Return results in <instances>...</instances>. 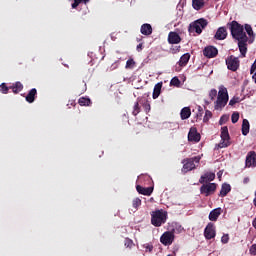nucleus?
<instances>
[{
	"label": "nucleus",
	"mask_w": 256,
	"mask_h": 256,
	"mask_svg": "<svg viewBox=\"0 0 256 256\" xmlns=\"http://www.w3.org/2000/svg\"><path fill=\"white\" fill-rule=\"evenodd\" d=\"M227 27L230 30L232 38L235 41H238V48L242 55L245 57L247 55V42L249 41V37H247V33L245 32V27L236 20L227 23Z\"/></svg>",
	"instance_id": "obj_1"
},
{
	"label": "nucleus",
	"mask_w": 256,
	"mask_h": 256,
	"mask_svg": "<svg viewBox=\"0 0 256 256\" xmlns=\"http://www.w3.org/2000/svg\"><path fill=\"white\" fill-rule=\"evenodd\" d=\"M229 102V93L227 92V88H220L218 91L217 100L214 102V109L216 111H221Z\"/></svg>",
	"instance_id": "obj_2"
},
{
	"label": "nucleus",
	"mask_w": 256,
	"mask_h": 256,
	"mask_svg": "<svg viewBox=\"0 0 256 256\" xmlns=\"http://www.w3.org/2000/svg\"><path fill=\"white\" fill-rule=\"evenodd\" d=\"M167 222V212L163 210H156L151 213V224L154 227H161Z\"/></svg>",
	"instance_id": "obj_3"
},
{
	"label": "nucleus",
	"mask_w": 256,
	"mask_h": 256,
	"mask_svg": "<svg viewBox=\"0 0 256 256\" xmlns=\"http://www.w3.org/2000/svg\"><path fill=\"white\" fill-rule=\"evenodd\" d=\"M209 25V22L205 18H200L198 20H195L194 22L190 23L188 31L189 33H197V35H201L203 33V29Z\"/></svg>",
	"instance_id": "obj_4"
},
{
	"label": "nucleus",
	"mask_w": 256,
	"mask_h": 256,
	"mask_svg": "<svg viewBox=\"0 0 256 256\" xmlns=\"http://www.w3.org/2000/svg\"><path fill=\"white\" fill-rule=\"evenodd\" d=\"M201 161V156H194L192 158H185L182 160L183 167H182V173H189V171H193L194 169H197V165L195 163L199 164Z\"/></svg>",
	"instance_id": "obj_5"
},
{
	"label": "nucleus",
	"mask_w": 256,
	"mask_h": 256,
	"mask_svg": "<svg viewBox=\"0 0 256 256\" xmlns=\"http://www.w3.org/2000/svg\"><path fill=\"white\" fill-rule=\"evenodd\" d=\"M221 142L218 144L219 149H225V147H229L231 145V136H229V128L224 126L221 128Z\"/></svg>",
	"instance_id": "obj_6"
},
{
	"label": "nucleus",
	"mask_w": 256,
	"mask_h": 256,
	"mask_svg": "<svg viewBox=\"0 0 256 256\" xmlns=\"http://www.w3.org/2000/svg\"><path fill=\"white\" fill-rule=\"evenodd\" d=\"M173 241H175V233L173 231H166L160 237V243L165 247L173 245Z\"/></svg>",
	"instance_id": "obj_7"
},
{
	"label": "nucleus",
	"mask_w": 256,
	"mask_h": 256,
	"mask_svg": "<svg viewBox=\"0 0 256 256\" xmlns=\"http://www.w3.org/2000/svg\"><path fill=\"white\" fill-rule=\"evenodd\" d=\"M217 191V185L215 183L203 184L200 187L201 195H205V197H209V195H213Z\"/></svg>",
	"instance_id": "obj_8"
},
{
	"label": "nucleus",
	"mask_w": 256,
	"mask_h": 256,
	"mask_svg": "<svg viewBox=\"0 0 256 256\" xmlns=\"http://www.w3.org/2000/svg\"><path fill=\"white\" fill-rule=\"evenodd\" d=\"M215 235H217V233L215 232V225L210 222L204 229V237L209 241L211 239H215Z\"/></svg>",
	"instance_id": "obj_9"
},
{
	"label": "nucleus",
	"mask_w": 256,
	"mask_h": 256,
	"mask_svg": "<svg viewBox=\"0 0 256 256\" xmlns=\"http://www.w3.org/2000/svg\"><path fill=\"white\" fill-rule=\"evenodd\" d=\"M226 65L230 71H237L239 69V58L230 56L226 59Z\"/></svg>",
	"instance_id": "obj_10"
},
{
	"label": "nucleus",
	"mask_w": 256,
	"mask_h": 256,
	"mask_svg": "<svg viewBox=\"0 0 256 256\" xmlns=\"http://www.w3.org/2000/svg\"><path fill=\"white\" fill-rule=\"evenodd\" d=\"M203 55L207 59H213L216 55H219V50L215 46H206L203 50Z\"/></svg>",
	"instance_id": "obj_11"
},
{
	"label": "nucleus",
	"mask_w": 256,
	"mask_h": 256,
	"mask_svg": "<svg viewBox=\"0 0 256 256\" xmlns=\"http://www.w3.org/2000/svg\"><path fill=\"white\" fill-rule=\"evenodd\" d=\"M227 28L225 26L219 27L214 35V39L217 41H225L227 39Z\"/></svg>",
	"instance_id": "obj_12"
},
{
	"label": "nucleus",
	"mask_w": 256,
	"mask_h": 256,
	"mask_svg": "<svg viewBox=\"0 0 256 256\" xmlns=\"http://www.w3.org/2000/svg\"><path fill=\"white\" fill-rule=\"evenodd\" d=\"M188 141H194V143H199L201 141V134L197 132V128H191L188 133Z\"/></svg>",
	"instance_id": "obj_13"
},
{
	"label": "nucleus",
	"mask_w": 256,
	"mask_h": 256,
	"mask_svg": "<svg viewBox=\"0 0 256 256\" xmlns=\"http://www.w3.org/2000/svg\"><path fill=\"white\" fill-rule=\"evenodd\" d=\"M246 167H256V153L255 151L248 152L246 156Z\"/></svg>",
	"instance_id": "obj_14"
},
{
	"label": "nucleus",
	"mask_w": 256,
	"mask_h": 256,
	"mask_svg": "<svg viewBox=\"0 0 256 256\" xmlns=\"http://www.w3.org/2000/svg\"><path fill=\"white\" fill-rule=\"evenodd\" d=\"M181 42V36L177 32H170L168 34V43L170 45H178Z\"/></svg>",
	"instance_id": "obj_15"
},
{
	"label": "nucleus",
	"mask_w": 256,
	"mask_h": 256,
	"mask_svg": "<svg viewBox=\"0 0 256 256\" xmlns=\"http://www.w3.org/2000/svg\"><path fill=\"white\" fill-rule=\"evenodd\" d=\"M209 181H215V173H213V172H206L199 179V183H201V185H203V184H205V183H207Z\"/></svg>",
	"instance_id": "obj_16"
},
{
	"label": "nucleus",
	"mask_w": 256,
	"mask_h": 256,
	"mask_svg": "<svg viewBox=\"0 0 256 256\" xmlns=\"http://www.w3.org/2000/svg\"><path fill=\"white\" fill-rule=\"evenodd\" d=\"M136 190L140 193V195L150 196L153 193V187H143L141 185L136 186Z\"/></svg>",
	"instance_id": "obj_17"
},
{
	"label": "nucleus",
	"mask_w": 256,
	"mask_h": 256,
	"mask_svg": "<svg viewBox=\"0 0 256 256\" xmlns=\"http://www.w3.org/2000/svg\"><path fill=\"white\" fill-rule=\"evenodd\" d=\"M140 33H142V35L149 36L151 33H153V27L151 24H143L140 28Z\"/></svg>",
	"instance_id": "obj_18"
},
{
	"label": "nucleus",
	"mask_w": 256,
	"mask_h": 256,
	"mask_svg": "<svg viewBox=\"0 0 256 256\" xmlns=\"http://www.w3.org/2000/svg\"><path fill=\"white\" fill-rule=\"evenodd\" d=\"M37 97V89L32 88L28 94L26 95V101L27 103H34L35 98Z\"/></svg>",
	"instance_id": "obj_19"
},
{
	"label": "nucleus",
	"mask_w": 256,
	"mask_h": 256,
	"mask_svg": "<svg viewBox=\"0 0 256 256\" xmlns=\"http://www.w3.org/2000/svg\"><path fill=\"white\" fill-rule=\"evenodd\" d=\"M161 89H163V82H158L154 86L152 97L153 99H158L159 95H161Z\"/></svg>",
	"instance_id": "obj_20"
},
{
	"label": "nucleus",
	"mask_w": 256,
	"mask_h": 256,
	"mask_svg": "<svg viewBox=\"0 0 256 256\" xmlns=\"http://www.w3.org/2000/svg\"><path fill=\"white\" fill-rule=\"evenodd\" d=\"M229 193H231V185L227 183L222 184L219 197H227Z\"/></svg>",
	"instance_id": "obj_21"
},
{
	"label": "nucleus",
	"mask_w": 256,
	"mask_h": 256,
	"mask_svg": "<svg viewBox=\"0 0 256 256\" xmlns=\"http://www.w3.org/2000/svg\"><path fill=\"white\" fill-rule=\"evenodd\" d=\"M192 7L195 11H201L205 7V0H192Z\"/></svg>",
	"instance_id": "obj_22"
},
{
	"label": "nucleus",
	"mask_w": 256,
	"mask_h": 256,
	"mask_svg": "<svg viewBox=\"0 0 256 256\" xmlns=\"http://www.w3.org/2000/svg\"><path fill=\"white\" fill-rule=\"evenodd\" d=\"M10 89L15 95H17L18 93H21V90L23 89V84L20 81H17L10 86Z\"/></svg>",
	"instance_id": "obj_23"
},
{
	"label": "nucleus",
	"mask_w": 256,
	"mask_h": 256,
	"mask_svg": "<svg viewBox=\"0 0 256 256\" xmlns=\"http://www.w3.org/2000/svg\"><path fill=\"white\" fill-rule=\"evenodd\" d=\"M180 117L182 121H185V119H189V117H191V108L189 107L182 108L180 112Z\"/></svg>",
	"instance_id": "obj_24"
},
{
	"label": "nucleus",
	"mask_w": 256,
	"mask_h": 256,
	"mask_svg": "<svg viewBox=\"0 0 256 256\" xmlns=\"http://www.w3.org/2000/svg\"><path fill=\"white\" fill-rule=\"evenodd\" d=\"M219 215H221V208H216V209L212 210L209 213L210 221H217V219H219Z\"/></svg>",
	"instance_id": "obj_25"
},
{
	"label": "nucleus",
	"mask_w": 256,
	"mask_h": 256,
	"mask_svg": "<svg viewBox=\"0 0 256 256\" xmlns=\"http://www.w3.org/2000/svg\"><path fill=\"white\" fill-rule=\"evenodd\" d=\"M215 97H217V89H211L209 92V100H204L205 105H211L213 101H215Z\"/></svg>",
	"instance_id": "obj_26"
},
{
	"label": "nucleus",
	"mask_w": 256,
	"mask_h": 256,
	"mask_svg": "<svg viewBox=\"0 0 256 256\" xmlns=\"http://www.w3.org/2000/svg\"><path fill=\"white\" fill-rule=\"evenodd\" d=\"M189 59H191V55L189 53L182 55L178 62L180 67H185V65H187V63H189Z\"/></svg>",
	"instance_id": "obj_27"
},
{
	"label": "nucleus",
	"mask_w": 256,
	"mask_h": 256,
	"mask_svg": "<svg viewBox=\"0 0 256 256\" xmlns=\"http://www.w3.org/2000/svg\"><path fill=\"white\" fill-rule=\"evenodd\" d=\"M249 129H250L249 120L244 119L242 122V135L244 136L249 135Z\"/></svg>",
	"instance_id": "obj_28"
},
{
	"label": "nucleus",
	"mask_w": 256,
	"mask_h": 256,
	"mask_svg": "<svg viewBox=\"0 0 256 256\" xmlns=\"http://www.w3.org/2000/svg\"><path fill=\"white\" fill-rule=\"evenodd\" d=\"M78 103L81 107H89V105H91V99L81 97L79 98Z\"/></svg>",
	"instance_id": "obj_29"
},
{
	"label": "nucleus",
	"mask_w": 256,
	"mask_h": 256,
	"mask_svg": "<svg viewBox=\"0 0 256 256\" xmlns=\"http://www.w3.org/2000/svg\"><path fill=\"white\" fill-rule=\"evenodd\" d=\"M140 113H141V106H139V102H135L132 115H134V117H137Z\"/></svg>",
	"instance_id": "obj_30"
},
{
	"label": "nucleus",
	"mask_w": 256,
	"mask_h": 256,
	"mask_svg": "<svg viewBox=\"0 0 256 256\" xmlns=\"http://www.w3.org/2000/svg\"><path fill=\"white\" fill-rule=\"evenodd\" d=\"M244 29H245L247 35H249V37H255V34L253 32V27H251V25L245 24Z\"/></svg>",
	"instance_id": "obj_31"
},
{
	"label": "nucleus",
	"mask_w": 256,
	"mask_h": 256,
	"mask_svg": "<svg viewBox=\"0 0 256 256\" xmlns=\"http://www.w3.org/2000/svg\"><path fill=\"white\" fill-rule=\"evenodd\" d=\"M9 89H11V88H10V86H7L6 83H2L0 85V93H3V95H7V93H9Z\"/></svg>",
	"instance_id": "obj_32"
},
{
	"label": "nucleus",
	"mask_w": 256,
	"mask_h": 256,
	"mask_svg": "<svg viewBox=\"0 0 256 256\" xmlns=\"http://www.w3.org/2000/svg\"><path fill=\"white\" fill-rule=\"evenodd\" d=\"M135 67V60L133 58H130L126 61L125 69H133Z\"/></svg>",
	"instance_id": "obj_33"
},
{
	"label": "nucleus",
	"mask_w": 256,
	"mask_h": 256,
	"mask_svg": "<svg viewBox=\"0 0 256 256\" xmlns=\"http://www.w3.org/2000/svg\"><path fill=\"white\" fill-rule=\"evenodd\" d=\"M170 85H172L173 87H179L181 85V80H179V78L177 77H174L171 79Z\"/></svg>",
	"instance_id": "obj_34"
},
{
	"label": "nucleus",
	"mask_w": 256,
	"mask_h": 256,
	"mask_svg": "<svg viewBox=\"0 0 256 256\" xmlns=\"http://www.w3.org/2000/svg\"><path fill=\"white\" fill-rule=\"evenodd\" d=\"M125 247H128V249H132L135 246V243H133V240L126 238L124 241Z\"/></svg>",
	"instance_id": "obj_35"
},
{
	"label": "nucleus",
	"mask_w": 256,
	"mask_h": 256,
	"mask_svg": "<svg viewBox=\"0 0 256 256\" xmlns=\"http://www.w3.org/2000/svg\"><path fill=\"white\" fill-rule=\"evenodd\" d=\"M212 117H213V113L209 110H206L205 116L203 118L204 123H207L209 119H211Z\"/></svg>",
	"instance_id": "obj_36"
},
{
	"label": "nucleus",
	"mask_w": 256,
	"mask_h": 256,
	"mask_svg": "<svg viewBox=\"0 0 256 256\" xmlns=\"http://www.w3.org/2000/svg\"><path fill=\"white\" fill-rule=\"evenodd\" d=\"M132 207H134V209L141 207V198H135L132 201Z\"/></svg>",
	"instance_id": "obj_37"
},
{
	"label": "nucleus",
	"mask_w": 256,
	"mask_h": 256,
	"mask_svg": "<svg viewBox=\"0 0 256 256\" xmlns=\"http://www.w3.org/2000/svg\"><path fill=\"white\" fill-rule=\"evenodd\" d=\"M142 107H143L145 113H149V111H151V104L149 103V101H145L142 104Z\"/></svg>",
	"instance_id": "obj_38"
},
{
	"label": "nucleus",
	"mask_w": 256,
	"mask_h": 256,
	"mask_svg": "<svg viewBox=\"0 0 256 256\" xmlns=\"http://www.w3.org/2000/svg\"><path fill=\"white\" fill-rule=\"evenodd\" d=\"M240 101H241V98H239V97H234V98H232V99L229 101V105H230L231 107H233V105H237V103H240Z\"/></svg>",
	"instance_id": "obj_39"
},
{
	"label": "nucleus",
	"mask_w": 256,
	"mask_h": 256,
	"mask_svg": "<svg viewBox=\"0 0 256 256\" xmlns=\"http://www.w3.org/2000/svg\"><path fill=\"white\" fill-rule=\"evenodd\" d=\"M232 123H237L239 121V112H234L231 116Z\"/></svg>",
	"instance_id": "obj_40"
},
{
	"label": "nucleus",
	"mask_w": 256,
	"mask_h": 256,
	"mask_svg": "<svg viewBox=\"0 0 256 256\" xmlns=\"http://www.w3.org/2000/svg\"><path fill=\"white\" fill-rule=\"evenodd\" d=\"M228 120H229V117H227L226 115L221 116L219 120V125H225V123H227Z\"/></svg>",
	"instance_id": "obj_41"
},
{
	"label": "nucleus",
	"mask_w": 256,
	"mask_h": 256,
	"mask_svg": "<svg viewBox=\"0 0 256 256\" xmlns=\"http://www.w3.org/2000/svg\"><path fill=\"white\" fill-rule=\"evenodd\" d=\"M221 243L227 244L229 243V234H224L221 238Z\"/></svg>",
	"instance_id": "obj_42"
},
{
	"label": "nucleus",
	"mask_w": 256,
	"mask_h": 256,
	"mask_svg": "<svg viewBox=\"0 0 256 256\" xmlns=\"http://www.w3.org/2000/svg\"><path fill=\"white\" fill-rule=\"evenodd\" d=\"M250 255H256V244H253L249 249Z\"/></svg>",
	"instance_id": "obj_43"
},
{
	"label": "nucleus",
	"mask_w": 256,
	"mask_h": 256,
	"mask_svg": "<svg viewBox=\"0 0 256 256\" xmlns=\"http://www.w3.org/2000/svg\"><path fill=\"white\" fill-rule=\"evenodd\" d=\"M136 51H138V53H141V51H143V43H140L136 46Z\"/></svg>",
	"instance_id": "obj_44"
},
{
	"label": "nucleus",
	"mask_w": 256,
	"mask_h": 256,
	"mask_svg": "<svg viewBox=\"0 0 256 256\" xmlns=\"http://www.w3.org/2000/svg\"><path fill=\"white\" fill-rule=\"evenodd\" d=\"M146 249H147V251H149V253H151V251H153V245L146 244Z\"/></svg>",
	"instance_id": "obj_45"
},
{
	"label": "nucleus",
	"mask_w": 256,
	"mask_h": 256,
	"mask_svg": "<svg viewBox=\"0 0 256 256\" xmlns=\"http://www.w3.org/2000/svg\"><path fill=\"white\" fill-rule=\"evenodd\" d=\"M80 4H78V2H76V0H74V3H72V9H77V7H79Z\"/></svg>",
	"instance_id": "obj_46"
},
{
	"label": "nucleus",
	"mask_w": 256,
	"mask_h": 256,
	"mask_svg": "<svg viewBox=\"0 0 256 256\" xmlns=\"http://www.w3.org/2000/svg\"><path fill=\"white\" fill-rule=\"evenodd\" d=\"M243 183L245 184V185H247V183H249V178H244V180H243Z\"/></svg>",
	"instance_id": "obj_47"
},
{
	"label": "nucleus",
	"mask_w": 256,
	"mask_h": 256,
	"mask_svg": "<svg viewBox=\"0 0 256 256\" xmlns=\"http://www.w3.org/2000/svg\"><path fill=\"white\" fill-rule=\"evenodd\" d=\"M180 49H181V46H178V47L176 48V51H180Z\"/></svg>",
	"instance_id": "obj_48"
}]
</instances>
